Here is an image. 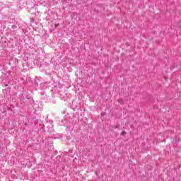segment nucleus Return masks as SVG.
<instances>
[{"label":"nucleus","instance_id":"nucleus-1","mask_svg":"<svg viewBox=\"0 0 181 181\" xmlns=\"http://www.w3.org/2000/svg\"><path fill=\"white\" fill-rule=\"evenodd\" d=\"M52 121L47 122V128L48 129V132H50L52 134V132H53V124H52Z\"/></svg>","mask_w":181,"mask_h":181},{"label":"nucleus","instance_id":"nucleus-2","mask_svg":"<svg viewBox=\"0 0 181 181\" xmlns=\"http://www.w3.org/2000/svg\"><path fill=\"white\" fill-rule=\"evenodd\" d=\"M36 12H37V11L36 8H35V7H33L30 9V13H31L32 15H36Z\"/></svg>","mask_w":181,"mask_h":181},{"label":"nucleus","instance_id":"nucleus-3","mask_svg":"<svg viewBox=\"0 0 181 181\" xmlns=\"http://www.w3.org/2000/svg\"><path fill=\"white\" fill-rule=\"evenodd\" d=\"M41 95H46V92L45 91L41 92Z\"/></svg>","mask_w":181,"mask_h":181},{"label":"nucleus","instance_id":"nucleus-4","mask_svg":"<svg viewBox=\"0 0 181 181\" xmlns=\"http://www.w3.org/2000/svg\"><path fill=\"white\" fill-rule=\"evenodd\" d=\"M125 134H126L125 131H122V132H121L120 135H125Z\"/></svg>","mask_w":181,"mask_h":181},{"label":"nucleus","instance_id":"nucleus-5","mask_svg":"<svg viewBox=\"0 0 181 181\" xmlns=\"http://www.w3.org/2000/svg\"><path fill=\"white\" fill-rule=\"evenodd\" d=\"M118 102L120 103V104H122V100H119Z\"/></svg>","mask_w":181,"mask_h":181}]
</instances>
